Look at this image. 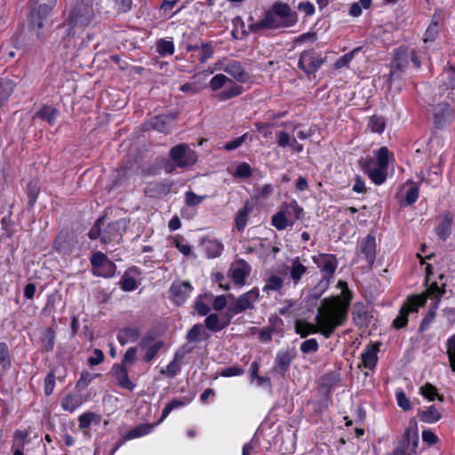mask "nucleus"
Segmentation results:
<instances>
[{"label": "nucleus", "mask_w": 455, "mask_h": 455, "mask_svg": "<svg viewBox=\"0 0 455 455\" xmlns=\"http://www.w3.org/2000/svg\"><path fill=\"white\" fill-rule=\"evenodd\" d=\"M218 65H220L219 69L223 70L240 83H245L250 79L249 74L238 60H230L226 62H220Z\"/></svg>", "instance_id": "obj_13"}, {"label": "nucleus", "mask_w": 455, "mask_h": 455, "mask_svg": "<svg viewBox=\"0 0 455 455\" xmlns=\"http://www.w3.org/2000/svg\"><path fill=\"white\" fill-rule=\"evenodd\" d=\"M419 417L422 422L433 424L439 421L442 415L435 405H431L427 410L419 411Z\"/></svg>", "instance_id": "obj_35"}, {"label": "nucleus", "mask_w": 455, "mask_h": 455, "mask_svg": "<svg viewBox=\"0 0 455 455\" xmlns=\"http://www.w3.org/2000/svg\"><path fill=\"white\" fill-rule=\"evenodd\" d=\"M204 248L207 258L214 259L220 256L223 244L217 240H207L204 242Z\"/></svg>", "instance_id": "obj_36"}, {"label": "nucleus", "mask_w": 455, "mask_h": 455, "mask_svg": "<svg viewBox=\"0 0 455 455\" xmlns=\"http://www.w3.org/2000/svg\"><path fill=\"white\" fill-rule=\"evenodd\" d=\"M284 286V280L283 277L276 275H270L265 279V285L262 288L263 292L269 293L270 291H275L279 294H283V288Z\"/></svg>", "instance_id": "obj_32"}, {"label": "nucleus", "mask_w": 455, "mask_h": 455, "mask_svg": "<svg viewBox=\"0 0 455 455\" xmlns=\"http://www.w3.org/2000/svg\"><path fill=\"white\" fill-rule=\"evenodd\" d=\"M154 337L147 335L142 338L140 343V347L141 349H146V353L143 356V360L146 363H149L152 361L157 355L158 351L163 347L164 342L159 340L155 342L153 345L151 343L154 341Z\"/></svg>", "instance_id": "obj_19"}, {"label": "nucleus", "mask_w": 455, "mask_h": 455, "mask_svg": "<svg viewBox=\"0 0 455 455\" xmlns=\"http://www.w3.org/2000/svg\"><path fill=\"white\" fill-rule=\"evenodd\" d=\"M95 16L92 4L84 1L77 2L71 9L68 22V36H74L76 28H84L89 26Z\"/></svg>", "instance_id": "obj_5"}, {"label": "nucleus", "mask_w": 455, "mask_h": 455, "mask_svg": "<svg viewBox=\"0 0 455 455\" xmlns=\"http://www.w3.org/2000/svg\"><path fill=\"white\" fill-rule=\"evenodd\" d=\"M231 318L229 315L226 320L221 321L217 314H209L204 320V326L212 332H219L229 325Z\"/></svg>", "instance_id": "obj_25"}, {"label": "nucleus", "mask_w": 455, "mask_h": 455, "mask_svg": "<svg viewBox=\"0 0 455 455\" xmlns=\"http://www.w3.org/2000/svg\"><path fill=\"white\" fill-rule=\"evenodd\" d=\"M452 215L447 212L443 214L442 221L435 228L436 235L443 241H446L451 232Z\"/></svg>", "instance_id": "obj_29"}, {"label": "nucleus", "mask_w": 455, "mask_h": 455, "mask_svg": "<svg viewBox=\"0 0 455 455\" xmlns=\"http://www.w3.org/2000/svg\"><path fill=\"white\" fill-rule=\"evenodd\" d=\"M105 221V217H100L95 221L94 225L88 232L89 238L91 240L100 238V242L104 244L114 241L119 242L126 228L125 221L124 220H118L108 223L106 227Z\"/></svg>", "instance_id": "obj_3"}, {"label": "nucleus", "mask_w": 455, "mask_h": 455, "mask_svg": "<svg viewBox=\"0 0 455 455\" xmlns=\"http://www.w3.org/2000/svg\"><path fill=\"white\" fill-rule=\"evenodd\" d=\"M206 197V195L198 196L193 191L189 190L185 193V204L190 207L197 206L202 204Z\"/></svg>", "instance_id": "obj_58"}, {"label": "nucleus", "mask_w": 455, "mask_h": 455, "mask_svg": "<svg viewBox=\"0 0 455 455\" xmlns=\"http://www.w3.org/2000/svg\"><path fill=\"white\" fill-rule=\"evenodd\" d=\"M438 22L432 21L424 34V42H433L438 36Z\"/></svg>", "instance_id": "obj_63"}, {"label": "nucleus", "mask_w": 455, "mask_h": 455, "mask_svg": "<svg viewBox=\"0 0 455 455\" xmlns=\"http://www.w3.org/2000/svg\"><path fill=\"white\" fill-rule=\"evenodd\" d=\"M352 299V291L349 289H344L342 291V299L336 297L330 301L329 299L325 298L323 300V305L328 307V308L318 307L316 320L321 327V334L326 339H329L333 334L335 329L342 326L347 321Z\"/></svg>", "instance_id": "obj_1"}, {"label": "nucleus", "mask_w": 455, "mask_h": 455, "mask_svg": "<svg viewBox=\"0 0 455 455\" xmlns=\"http://www.w3.org/2000/svg\"><path fill=\"white\" fill-rule=\"evenodd\" d=\"M425 292L431 299H441L445 293L444 284L440 287L436 282H433Z\"/></svg>", "instance_id": "obj_56"}, {"label": "nucleus", "mask_w": 455, "mask_h": 455, "mask_svg": "<svg viewBox=\"0 0 455 455\" xmlns=\"http://www.w3.org/2000/svg\"><path fill=\"white\" fill-rule=\"evenodd\" d=\"M324 63V59L313 50L303 51L300 54L298 66L307 75L315 73Z\"/></svg>", "instance_id": "obj_10"}, {"label": "nucleus", "mask_w": 455, "mask_h": 455, "mask_svg": "<svg viewBox=\"0 0 455 455\" xmlns=\"http://www.w3.org/2000/svg\"><path fill=\"white\" fill-rule=\"evenodd\" d=\"M427 112L436 129H443L454 120L455 112L445 98L440 99L437 93L427 95Z\"/></svg>", "instance_id": "obj_2"}, {"label": "nucleus", "mask_w": 455, "mask_h": 455, "mask_svg": "<svg viewBox=\"0 0 455 455\" xmlns=\"http://www.w3.org/2000/svg\"><path fill=\"white\" fill-rule=\"evenodd\" d=\"M228 81H231L228 76L223 74H217L211 79L209 85L213 92H216L222 88Z\"/></svg>", "instance_id": "obj_59"}, {"label": "nucleus", "mask_w": 455, "mask_h": 455, "mask_svg": "<svg viewBox=\"0 0 455 455\" xmlns=\"http://www.w3.org/2000/svg\"><path fill=\"white\" fill-rule=\"evenodd\" d=\"M271 9L277 17L282 19L283 28H289L297 23V13L292 12L287 4L275 2L273 4Z\"/></svg>", "instance_id": "obj_15"}, {"label": "nucleus", "mask_w": 455, "mask_h": 455, "mask_svg": "<svg viewBox=\"0 0 455 455\" xmlns=\"http://www.w3.org/2000/svg\"><path fill=\"white\" fill-rule=\"evenodd\" d=\"M237 267L231 268V276L236 284H244L245 277L251 272L250 265L244 259L237 261Z\"/></svg>", "instance_id": "obj_27"}, {"label": "nucleus", "mask_w": 455, "mask_h": 455, "mask_svg": "<svg viewBox=\"0 0 455 455\" xmlns=\"http://www.w3.org/2000/svg\"><path fill=\"white\" fill-rule=\"evenodd\" d=\"M56 383L55 369L51 370L44 379V391L45 395L52 394Z\"/></svg>", "instance_id": "obj_57"}, {"label": "nucleus", "mask_w": 455, "mask_h": 455, "mask_svg": "<svg viewBox=\"0 0 455 455\" xmlns=\"http://www.w3.org/2000/svg\"><path fill=\"white\" fill-rule=\"evenodd\" d=\"M57 0H29V14L28 18L30 29L36 31L40 36V29L43 28L44 21L50 16Z\"/></svg>", "instance_id": "obj_4"}, {"label": "nucleus", "mask_w": 455, "mask_h": 455, "mask_svg": "<svg viewBox=\"0 0 455 455\" xmlns=\"http://www.w3.org/2000/svg\"><path fill=\"white\" fill-rule=\"evenodd\" d=\"M315 321L316 324L308 323L305 320H296L294 324L295 332L299 334L301 338H306L309 334L313 333H321V327L319 326L316 319Z\"/></svg>", "instance_id": "obj_28"}, {"label": "nucleus", "mask_w": 455, "mask_h": 455, "mask_svg": "<svg viewBox=\"0 0 455 455\" xmlns=\"http://www.w3.org/2000/svg\"><path fill=\"white\" fill-rule=\"evenodd\" d=\"M118 285L124 291H132L137 289L138 283L134 277L131 276L128 272L125 271Z\"/></svg>", "instance_id": "obj_48"}, {"label": "nucleus", "mask_w": 455, "mask_h": 455, "mask_svg": "<svg viewBox=\"0 0 455 455\" xmlns=\"http://www.w3.org/2000/svg\"><path fill=\"white\" fill-rule=\"evenodd\" d=\"M428 298L429 297L426 292L419 295H414L410 299L411 306L409 307L411 309V311L416 312L418 311L419 307L425 306Z\"/></svg>", "instance_id": "obj_60"}, {"label": "nucleus", "mask_w": 455, "mask_h": 455, "mask_svg": "<svg viewBox=\"0 0 455 455\" xmlns=\"http://www.w3.org/2000/svg\"><path fill=\"white\" fill-rule=\"evenodd\" d=\"M379 350V343L368 346L366 349L361 354L362 365L364 368L372 370L375 368L378 362L377 353Z\"/></svg>", "instance_id": "obj_24"}, {"label": "nucleus", "mask_w": 455, "mask_h": 455, "mask_svg": "<svg viewBox=\"0 0 455 455\" xmlns=\"http://www.w3.org/2000/svg\"><path fill=\"white\" fill-rule=\"evenodd\" d=\"M153 425L148 423H143L136 426L134 428L127 432L125 435V438L127 440H132L135 438H139L149 434L153 429Z\"/></svg>", "instance_id": "obj_39"}, {"label": "nucleus", "mask_w": 455, "mask_h": 455, "mask_svg": "<svg viewBox=\"0 0 455 455\" xmlns=\"http://www.w3.org/2000/svg\"><path fill=\"white\" fill-rule=\"evenodd\" d=\"M259 291L258 288H252L249 291L240 295L235 303L228 307L227 313L232 316L246 309L253 307V304L258 300Z\"/></svg>", "instance_id": "obj_9"}, {"label": "nucleus", "mask_w": 455, "mask_h": 455, "mask_svg": "<svg viewBox=\"0 0 455 455\" xmlns=\"http://www.w3.org/2000/svg\"><path fill=\"white\" fill-rule=\"evenodd\" d=\"M331 280L327 278H323L317 283V284L311 290L309 296L313 299H318L323 293L328 289L330 286Z\"/></svg>", "instance_id": "obj_50"}, {"label": "nucleus", "mask_w": 455, "mask_h": 455, "mask_svg": "<svg viewBox=\"0 0 455 455\" xmlns=\"http://www.w3.org/2000/svg\"><path fill=\"white\" fill-rule=\"evenodd\" d=\"M410 62H411L417 69L420 68V61L417 55V52L414 49H409L404 46L398 47L395 52L394 58L391 62V83L395 78H399L400 74L408 68Z\"/></svg>", "instance_id": "obj_7"}, {"label": "nucleus", "mask_w": 455, "mask_h": 455, "mask_svg": "<svg viewBox=\"0 0 455 455\" xmlns=\"http://www.w3.org/2000/svg\"><path fill=\"white\" fill-rule=\"evenodd\" d=\"M419 393L428 401H435V399H438L441 402L443 401V395H439L436 387L430 383H426L421 386L419 387Z\"/></svg>", "instance_id": "obj_42"}, {"label": "nucleus", "mask_w": 455, "mask_h": 455, "mask_svg": "<svg viewBox=\"0 0 455 455\" xmlns=\"http://www.w3.org/2000/svg\"><path fill=\"white\" fill-rule=\"evenodd\" d=\"M59 115L56 108L44 105L36 114V116L46 121L50 125H54Z\"/></svg>", "instance_id": "obj_34"}, {"label": "nucleus", "mask_w": 455, "mask_h": 455, "mask_svg": "<svg viewBox=\"0 0 455 455\" xmlns=\"http://www.w3.org/2000/svg\"><path fill=\"white\" fill-rule=\"evenodd\" d=\"M116 269V264L113 261L108 259L99 269L92 270V274L96 276H102L105 278H109V277L114 276Z\"/></svg>", "instance_id": "obj_45"}, {"label": "nucleus", "mask_w": 455, "mask_h": 455, "mask_svg": "<svg viewBox=\"0 0 455 455\" xmlns=\"http://www.w3.org/2000/svg\"><path fill=\"white\" fill-rule=\"evenodd\" d=\"M314 263L322 273L323 278L331 280L338 267V259L334 254L321 253L312 257Z\"/></svg>", "instance_id": "obj_11"}, {"label": "nucleus", "mask_w": 455, "mask_h": 455, "mask_svg": "<svg viewBox=\"0 0 455 455\" xmlns=\"http://www.w3.org/2000/svg\"><path fill=\"white\" fill-rule=\"evenodd\" d=\"M276 17L277 16L273 12V10L270 9L268 12H267L265 17L262 20L250 25L251 31L256 32L259 29H276L283 28L282 21L279 20Z\"/></svg>", "instance_id": "obj_17"}, {"label": "nucleus", "mask_w": 455, "mask_h": 455, "mask_svg": "<svg viewBox=\"0 0 455 455\" xmlns=\"http://www.w3.org/2000/svg\"><path fill=\"white\" fill-rule=\"evenodd\" d=\"M290 278L294 285H297L302 279L303 275L307 273V267L304 266L299 257L292 259L289 267Z\"/></svg>", "instance_id": "obj_31"}, {"label": "nucleus", "mask_w": 455, "mask_h": 455, "mask_svg": "<svg viewBox=\"0 0 455 455\" xmlns=\"http://www.w3.org/2000/svg\"><path fill=\"white\" fill-rule=\"evenodd\" d=\"M55 341L56 332L52 328L48 327L42 331L39 338L42 351L52 352L54 348Z\"/></svg>", "instance_id": "obj_30"}, {"label": "nucleus", "mask_w": 455, "mask_h": 455, "mask_svg": "<svg viewBox=\"0 0 455 455\" xmlns=\"http://www.w3.org/2000/svg\"><path fill=\"white\" fill-rule=\"evenodd\" d=\"M73 238L68 233L60 232L55 238L53 248L59 253L68 255L74 250Z\"/></svg>", "instance_id": "obj_22"}, {"label": "nucleus", "mask_w": 455, "mask_h": 455, "mask_svg": "<svg viewBox=\"0 0 455 455\" xmlns=\"http://www.w3.org/2000/svg\"><path fill=\"white\" fill-rule=\"evenodd\" d=\"M192 291L193 287L188 281H175L169 289L170 299L176 306H181Z\"/></svg>", "instance_id": "obj_12"}, {"label": "nucleus", "mask_w": 455, "mask_h": 455, "mask_svg": "<svg viewBox=\"0 0 455 455\" xmlns=\"http://www.w3.org/2000/svg\"><path fill=\"white\" fill-rule=\"evenodd\" d=\"M243 87L241 85L233 84L231 86L220 92L217 95L218 99L221 101L230 100L235 96L242 94Z\"/></svg>", "instance_id": "obj_43"}, {"label": "nucleus", "mask_w": 455, "mask_h": 455, "mask_svg": "<svg viewBox=\"0 0 455 455\" xmlns=\"http://www.w3.org/2000/svg\"><path fill=\"white\" fill-rule=\"evenodd\" d=\"M13 92V83L10 80L0 81V108L8 100Z\"/></svg>", "instance_id": "obj_46"}, {"label": "nucleus", "mask_w": 455, "mask_h": 455, "mask_svg": "<svg viewBox=\"0 0 455 455\" xmlns=\"http://www.w3.org/2000/svg\"><path fill=\"white\" fill-rule=\"evenodd\" d=\"M94 420L99 423L100 421V416L92 411H87L81 414L78 417L79 428H88Z\"/></svg>", "instance_id": "obj_49"}, {"label": "nucleus", "mask_w": 455, "mask_h": 455, "mask_svg": "<svg viewBox=\"0 0 455 455\" xmlns=\"http://www.w3.org/2000/svg\"><path fill=\"white\" fill-rule=\"evenodd\" d=\"M391 153L389 149L383 146L376 153L378 167L387 169Z\"/></svg>", "instance_id": "obj_51"}, {"label": "nucleus", "mask_w": 455, "mask_h": 455, "mask_svg": "<svg viewBox=\"0 0 455 455\" xmlns=\"http://www.w3.org/2000/svg\"><path fill=\"white\" fill-rule=\"evenodd\" d=\"M81 404V397L77 395L68 394L61 401L62 409L69 412L75 411Z\"/></svg>", "instance_id": "obj_37"}, {"label": "nucleus", "mask_w": 455, "mask_h": 455, "mask_svg": "<svg viewBox=\"0 0 455 455\" xmlns=\"http://www.w3.org/2000/svg\"><path fill=\"white\" fill-rule=\"evenodd\" d=\"M299 348L303 354L315 353L318 350L319 344L316 339L312 338L303 341Z\"/></svg>", "instance_id": "obj_61"}, {"label": "nucleus", "mask_w": 455, "mask_h": 455, "mask_svg": "<svg viewBox=\"0 0 455 455\" xmlns=\"http://www.w3.org/2000/svg\"><path fill=\"white\" fill-rule=\"evenodd\" d=\"M296 357L294 348H286L279 350L275 359L274 371L281 376H284L288 371L292 360Z\"/></svg>", "instance_id": "obj_14"}, {"label": "nucleus", "mask_w": 455, "mask_h": 455, "mask_svg": "<svg viewBox=\"0 0 455 455\" xmlns=\"http://www.w3.org/2000/svg\"><path fill=\"white\" fill-rule=\"evenodd\" d=\"M271 224L277 230H284L288 226L294 225V220H289L281 209L277 213L272 216Z\"/></svg>", "instance_id": "obj_40"}, {"label": "nucleus", "mask_w": 455, "mask_h": 455, "mask_svg": "<svg viewBox=\"0 0 455 455\" xmlns=\"http://www.w3.org/2000/svg\"><path fill=\"white\" fill-rule=\"evenodd\" d=\"M281 209L289 220H294L295 222L296 220H301L303 218V209L295 200H292L289 204H283Z\"/></svg>", "instance_id": "obj_33"}, {"label": "nucleus", "mask_w": 455, "mask_h": 455, "mask_svg": "<svg viewBox=\"0 0 455 455\" xmlns=\"http://www.w3.org/2000/svg\"><path fill=\"white\" fill-rule=\"evenodd\" d=\"M156 50L161 56L172 55L174 52V44L172 41L160 39L156 44Z\"/></svg>", "instance_id": "obj_54"}, {"label": "nucleus", "mask_w": 455, "mask_h": 455, "mask_svg": "<svg viewBox=\"0 0 455 455\" xmlns=\"http://www.w3.org/2000/svg\"><path fill=\"white\" fill-rule=\"evenodd\" d=\"M140 337V331L135 326L124 327L117 332V340L122 346L130 342H136Z\"/></svg>", "instance_id": "obj_26"}, {"label": "nucleus", "mask_w": 455, "mask_h": 455, "mask_svg": "<svg viewBox=\"0 0 455 455\" xmlns=\"http://www.w3.org/2000/svg\"><path fill=\"white\" fill-rule=\"evenodd\" d=\"M357 253L363 255L367 263L372 266L376 259V238L369 234L357 243Z\"/></svg>", "instance_id": "obj_16"}, {"label": "nucleus", "mask_w": 455, "mask_h": 455, "mask_svg": "<svg viewBox=\"0 0 455 455\" xmlns=\"http://www.w3.org/2000/svg\"><path fill=\"white\" fill-rule=\"evenodd\" d=\"M112 371L121 387L129 391H132L135 388V385L130 379L128 371L124 363H115L112 367Z\"/></svg>", "instance_id": "obj_21"}, {"label": "nucleus", "mask_w": 455, "mask_h": 455, "mask_svg": "<svg viewBox=\"0 0 455 455\" xmlns=\"http://www.w3.org/2000/svg\"><path fill=\"white\" fill-rule=\"evenodd\" d=\"M374 161L373 159H368L363 164V171L365 174L369 176L371 181L375 185H381L387 180V169H382L380 167H373Z\"/></svg>", "instance_id": "obj_18"}, {"label": "nucleus", "mask_w": 455, "mask_h": 455, "mask_svg": "<svg viewBox=\"0 0 455 455\" xmlns=\"http://www.w3.org/2000/svg\"><path fill=\"white\" fill-rule=\"evenodd\" d=\"M11 364L9 347L5 342H0V366L6 370L11 367Z\"/></svg>", "instance_id": "obj_52"}, {"label": "nucleus", "mask_w": 455, "mask_h": 455, "mask_svg": "<svg viewBox=\"0 0 455 455\" xmlns=\"http://www.w3.org/2000/svg\"><path fill=\"white\" fill-rule=\"evenodd\" d=\"M108 260V257L101 251H96V252L92 253V255L91 257V264H92V270L99 269Z\"/></svg>", "instance_id": "obj_62"}, {"label": "nucleus", "mask_w": 455, "mask_h": 455, "mask_svg": "<svg viewBox=\"0 0 455 455\" xmlns=\"http://www.w3.org/2000/svg\"><path fill=\"white\" fill-rule=\"evenodd\" d=\"M251 208L245 204L242 209H240L235 218V228L239 231H243L247 224L249 213Z\"/></svg>", "instance_id": "obj_41"}, {"label": "nucleus", "mask_w": 455, "mask_h": 455, "mask_svg": "<svg viewBox=\"0 0 455 455\" xmlns=\"http://www.w3.org/2000/svg\"><path fill=\"white\" fill-rule=\"evenodd\" d=\"M411 312V309L407 305H403L400 310L398 315L393 321V327L395 329H401L408 324V315Z\"/></svg>", "instance_id": "obj_44"}, {"label": "nucleus", "mask_w": 455, "mask_h": 455, "mask_svg": "<svg viewBox=\"0 0 455 455\" xmlns=\"http://www.w3.org/2000/svg\"><path fill=\"white\" fill-rule=\"evenodd\" d=\"M438 86L436 92L440 99H448L449 95L455 89V68L451 66L444 68L437 78Z\"/></svg>", "instance_id": "obj_8"}, {"label": "nucleus", "mask_w": 455, "mask_h": 455, "mask_svg": "<svg viewBox=\"0 0 455 455\" xmlns=\"http://www.w3.org/2000/svg\"><path fill=\"white\" fill-rule=\"evenodd\" d=\"M411 184V186L407 189L404 196V202L403 203V205L405 206L413 204L419 198V187L413 182Z\"/></svg>", "instance_id": "obj_53"}, {"label": "nucleus", "mask_w": 455, "mask_h": 455, "mask_svg": "<svg viewBox=\"0 0 455 455\" xmlns=\"http://www.w3.org/2000/svg\"><path fill=\"white\" fill-rule=\"evenodd\" d=\"M100 376L99 373L92 374L88 371H83L76 382V387L79 390L84 389L95 378Z\"/></svg>", "instance_id": "obj_55"}, {"label": "nucleus", "mask_w": 455, "mask_h": 455, "mask_svg": "<svg viewBox=\"0 0 455 455\" xmlns=\"http://www.w3.org/2000/svg\"><path fill=\"white\" fill-rule=\"evenodd\" d=\"M169 156L172 163L164 165L166 172H172L176 168H187L194 165L197 161L196 152L188 144L180 143L170 149Z\"/></svg>", "instance_id": "obj_6"}, {"label": "nucleus", "mask_w": 455, "mask_h": 455, "mask_svg": "<svg viewBox=\"0 0 455 455\" xmlns=\"http://www.w3.org/2000/svg\"><path fill=\"white\" fill-rule=\"evenodd\" d=\"M173 115H161L152 118L148 124V129H153L159 132L169 133L171 132V123L175 119Z\"/></svg>", "instance_id": "obj_20"}, {"label": "nucleus", "mask_w": 455, "mask_h": 455, "mask_svg": "<svg viewBox=\"0 0 455 455\" xmlns=\"http://www.w3.org/2000/svg\"><path fill=\"white\" fill-rule=\"evenodd\" d=\"M252 174L251 167L247 163H241L235 169V176L240 179L250 178Z\"/></svg>", "instance_id": "obj_64"}, {"label": "nucleus", "mask_w": 455, "mask_h": 455, "mask_svg": "<svg viewBox=\"0 0 455 455\" xmlns=\"http://www.w3.org/2000/svg\"><path fill=\"white\" fill-rule=\"evenodd\" d=\"M353 321L357 326H367L371 316L368 312L367 306L363 302H356L352 310Z\"/></svg>", "instance_id": "obj_23"}, {"label": "nucleus", "mask_w": 455, "mask_h": 455, "mask_svg": "<svg viewBox=\"0 0 455 455\" xmlns=\"http://www.w3.org/2000/svg\"><path fill=\"white\" fill-rule=\"evenodd\" d=\"M367 127L372 132L382 133L386 128L384 117L379 116H371Z\"/></svg>", "instance_id": "obj_47"}, {"label": "nucleus", "mask_w": 455, "mask_h": 455, "mask_svg": "<svg viewBox=\"0 0 455 455\" xmlns=\"http://www.w3.org/2000/svg\"><path fill=\"white\" fill-rule=\"evenodd\" d=\"M203 334L204 335V339L210 337V335L204 331L203 324L196 323L187 332L186 339L188 342L197 343L200 342V336Z\"/></svg>", "instance_id": "obj_38"}]
</instances>
